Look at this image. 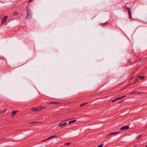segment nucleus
<instances>
[{"mask_svg": "<svg viewBox=\"0 0 147 147\" xmlns=\"http://www.w3.org/2000/svg\"><path fill=\"white\" fill-rule=\"evenodd\" d=\"M141 93L138 92L137 91H135L133 92L130 94H141Z\"/></svg>", "mask_w": 147, "mask_h": 147, "instance_id": "423d86ee", "label": "nucleus"}, {"mask_svg": "<svg viewBox=\"0 0 147 147\" xmlns=\"http://www.w3.org/2000/svg\"><path fill=\"white\" fill-rule=\"evenodd\" d=\"M28 13H27V17H28V12H27Z\"/></svg>", "mask_w": 147, "mask_h": 147, "instance_id": "a878e982", "label": "nucleus"}, {"mask_svg": "<svg viewBox=\"0 0 147 147\" xmlns=\"http://www.w3.org/2000/svg\"><path fill=\"white\" fill-rule=\"evenodd\" d=\"M87 103H84L83 104H82L80 105V107H81L82 106H83L84 105H85L87 104Z\"/></svg>", "mask_w": 147, "mask_h": 147, "instance_id": "9b49d317", "label": "nucleus"}, {"mask_svg": "<svg viewBox=\"0 0 147 147\" xmlns=\"http://www.w3.org/2000/svg\"><path fill=\"white\" fill-rule=\"evenodd\" d=\"M7 16H5L3 17L2 20V23L4 24L5 23V22L7 20Z\"/></svg>", "mask_w": 147, "mask_h": 147, "instance_id": "7ed1b4c3", "label": "nucleus"}, {"mask_svg": "<svg viewBox=\"0 0 147 147\" xmlns=\"http://www.w3.org/2000/svg\"><path fill=\"white\" fill-rule=\"evenodd\" d=\"M4 112H5L6 111L5 110H4V111H3Z\"/></svg>", "mask_w": 147, "mask_h": 147, "instance_id": "bb28decb", "label": "nucleus"}, {"mask_svg": "<svg viewBox=\"0 0 147 147\" xmlns=\"http://www.w3.org/2000/svg\"><path fill=\"white\" fill-rule=\"evenodd\" d=\"M76 120H73L69 121V122L68 124H70V123H73L76 122Z\"/></svg>", "mask_w": 147, "mask_h": 147, "instance_id": "0eeeda50", "label": "nucleus"}, {"mask_svg": "<svg viewBox=\"0 0 147 147\" xmlns=\"http://www.w3.org/2000/svg\"><path fill=\"white\" fill-rule=\"evenodd\" d=\"M103 145V144H102L101 145L98 146L97 147H102Z\"/></svg>", "mask_w": 147, "mask_h": 147, "instance_id": "ddd939ff", "label": "nucleus"}, {"mask_svg": "<svg viewBox=\"0 0 147 147\" xmlns=\"http://www.w3.org/2000/svg\"><path fill=\"white\" fill-rule=\"evenodd\" d=\"M128 13H129V18H131V13H130V9H128Z\"/></svg>", "mask_w": 147, "mask_h": 147, "instance_id": "6e6552de", "label": "nucleus"}, {"mask_svg": "<svg viewBox=\"0 0 147 147\" xmlns=\"http://www.w3.org/2000/svg\"><path fill=\"white\" fill-rule=\"evenodd\" d=\"M70 143H68L65 144L69 145L70 144Z\"/></svg>", "mask_w": 147, "mask_h": 147, "instance_id": "a211bd4d", "label": "nucleus"}, {"mask_svg": "<svg viewBox=\"0 0 147 147\" xmlns=\"http://www.w3.org/2000/svg\"><path fill=\"white\" fill-rule=\"evenodd\" d=\"M69 120V119H66V120H65L64 121H61L59 123V126L60 127H62L63 126H65V125H66L67 124V123L66 122H65L63 124L62 123V122H63V121H67Z\"/></svg>", "mask_w": 147, "mask_h": 147, "instance_id": "f257e3e1", "label": "nucleus"}, {"mask_svg": "<svg viewBox=\"0 0 147 147\" xmlns=\"http://www.w3.org/2000/svg\"><path fill=\"white\" fill-rule=\"evenodd\" d=\"M125 97V96H122L121 97H120V98L121 99L124 98Z\"/></svg>", "mask_w": 147, "mask_h": 147, "instance_id": "2eb2a0df", "label": "nucleus"}, {"mask_svg": "<svg viewBox=\"0 0 147 147\" xmlns=\"http://www.w3.org/2000/svg\"><path fill=\"white\" fill-rule=\"evenodd\" d=\"M107 24V23H105L103 24V25H106Z\"/></svg>", "mask_w": 147, "mask_h": 147, "instance_id": "aec40b11", "label": "nucleus"}, {"mask_svg": "<svg viewBox=\"0 0 147 147\" xmlns=\"http://www.w3.org/2000/svg\"><path fill=\"white\" fill-rule=\"evenodd\" d=\"M119 133V132H115L112 133H111L109 134H108L107 135V137H108L109 136H111L112 135H116L118 134Z\"/></svg>", "mask_w": 147, "mask_h": 147, "instance_id": "f03ea898", "label": "nucleus"}, {"mask_svg": "<svg viewBox=\"0 0 147 147\" xmlns=\"http://www.w3.org/2000/svg\"><path fill=\"white\" fill-rule=\"evenodd\" d=\"M146 147H147V146H146Z\"/></svg>", "mask_w": 147, "mask_h": 147, "instance_id": "c85d7f7f", "label": "nucleus"}, {"mask_svg": "<svg viewBox=\"0 0 147 147\" xmlns=\"http://www.w3.org/2000/svg\"><path fill=\"white\" fill-rule=\"evenodd\" d=\"M32 0H29V1H28V3H30V2H31Z\"/></svg>", "mask_w": 147, "mask_h": 147, "instance_id": "5701e85b", "label": "nucleus"}, {"mask_svg": "<svg viewBox=\"0 0 147 147\" xmlns=\"http://www.w3.org/2000/svg\"><path fill=\"white\" fill-rule=\"evenodd\" d=\"M17 111H13L12 112V114L13 115L17 113Z\"/></svg>", "mask_w": 147, "mask_h": 147, "instance_id": "1a4fd4ad", "label": "nucleus"}, {"mask_svg": "<svg viewBox=\"0 0 147 147\" xmlns=\"http://www.w3.org/2000/svg\"><path fill=\"white\" fill-rule=\"evenodd\" d=\"M31 111L33 112H36L38 111L37 108H33L31 109Z\"/></svg>", "mask_w": 147, "mask_h": 147, "instance_id": "39448f33", "label": "nucleus"}, {"mask_svg": "<svg viewBox=\"0 0 147 147\" xmlns=\"http://www.w3.org/2000/svg\"><path fill=\"white\" fill-rule=\"evenodd\" d=\"M51 137H50L48 138H47V140H49L50 139H51Z\"/></svg>", "mask_w": 147, "mask_h": 147, "instance_id": "6ab92c4d", "label": "nucleus"}, {"mask_svg": "<svg viewBox=\"0 0 147 147\" xmlns=\"http://www.w3.org/2000/svg\"><path fill=\"white\" fill-rule=\"evenodd\" d=\"M51 137V138H54V137H56L57 136H52Z\"/></svg>", "mask_w": 147, "mask_h": 147, "instance_id": "f3484780", "label": "nucleus"}, {"mask_svg": "<svg viewBox=\"0 0 147 147\" xmlns=\"http://www.w3.org/2000/svg\"><path fill=\"white\" fill-rule=\"evenodd\" d=\"M129 128V127L127 126H125L124 127H122L120 129V130H124L126 129H128Z\"/></svg>", "mask_w": 147, "mask_h": 147, "instance_id": "20e7f679", "label": "nucleus"}, {"mask_svg": "<svg viewBox=\"0 0 147 147\" xmlns=\"http://www.w3.org/2000/svg\"><path fill=\"white\" fill-rule=\"evenodd\" d=\"M125 97V96H122L121 97H120V98L121 99L124 98Z\"/></svg>", "mask_w": 147, "mask_h": 147, "instance_id": "dca6fc26", "label": "nucleus"}, {"mask_svg": "<svg viewBox=\"0 0 147 147\" xmlns=\"http://www.w3.org/2000/svg\"><path fill=\"white\" fill-rule=\"evenodd\" d=\"M139 77H140L141 79H143L144 78V77L143 76H139Z\"/></svg>", "mask_w": 147, "mask_h": 147, "instance_id": "f8f14e48", "label": "nucleus"}, {"mask_svg": "<svg viewBox=\"0 0 147 147\" xmlns=\"http://www.w3.org/2000/svg\"><path fill=\"white\" fill-rule=\"evenodd\" d=\"M47 140V139H45V140H44L43 141H42V142H45L46 141V140Z\"/></svg>", "mask_w": 147, "mask_h": 147, "instance_id": "4be33fe9", "label": "nucleus"}, {"mask_svg": "<svg viewBox=\"0 0 147 147\" xmlns=\"http://www.w3.org/2000/svg\"><path fill=\"white\" fill-rule=\"evenodd\" d=\"M37 109H38V111H39V110H42V109L41 108V107H37Z\"/></svg>", "mask_w": 147, "mask_h": 147, "instance_id": "9d476101", "label": "nucleus"}, {"mask_svg": "<svg viewBox=\"0 0 147 147\" xmlns=\"http://www.w3.org/2000/svg\"><path fill=\"white\" fill-rule=\"evenodd\" d=\"M117 99L118 100H120V99H121V98H120V97H119V98H117Z\"/></svg>", "mask_w": 147, "mask_h": 147, "instance_id": "412c9836", "label": "nucleus"}, {"mask_svg": "<svg viewBox=\"0 0 147 147\" xmlns=\"http://www.w3.org/2000/svg\"><path fill=\"white\" fill-rule=\"evenodd\" d=\"M55 103V102H51V103H50V104H51V103Z\"/></svg>", "mask_w": 147, "mask_h": 147, "instance_id": "393cba45", "label": "nucleus"}, {"mask_svg": "<svg viewBox=\"0 0 147 147\" xmlns=\"http://www.w3.org/2000/svg\"><path fill=\"white\" fill-rule=\"evenodd\" d=\"M45 108V107H41V108L42 109Z\"/></svg>", "mask_w": 147, "mask_h": 147, "instance_id": "b1692460", "label": "nucleus"}, {"mask_svg": "<svg viewBox=\"0 0 147 147\" xmlns=\"http://www.w3.org/2000/svg\"><path fill=\"white\" fill-rule=\"evenodd\" d=\"M121 102H119V103H121Z\"/></svg>", "mask_w": 147, "mask_h": 147, "instance_id": "cd10ccee", "label": "nucleus"}, {"mask_svg": "<svg viewBox=\"0 0 147 147\" xmlns=\"http://www.w3.org/2000/svg\"><path fill=\"white\" fill-rule=\"evenodd\" d=\"M117 100V98H116V99H115V100H112V102H115V101H116V100Z\"/></svg>", "mask_w": 147, "mask_h": 147, "instance_id": "4468645a", "label": "nucleus"}]
</instances>
